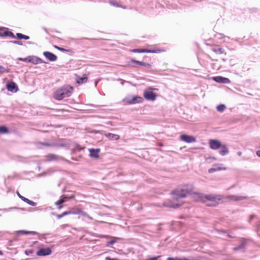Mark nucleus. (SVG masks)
<instances>
[{
    "instance_id": "1",
    "label": "nucleus",
    "mask_w": 260,
    "mask_h": 260,
    "mask_svg": "<svg viewBox=\"0 0 260 260\" xmlns=\"http://www.w3.org/2000/svg\"><path fill=\"white\" fill-rule=\"evenodd\" d=\"M193 188V186L189 184L177 188L171 192L173 201H176L177 203H174L172 201H168L163 203V206L174 209L179 208L182 205V202H180L179 199L186 197L188 194L192 192Z\"/></svg>"
},
{
    "instance_id": "2",
    "label": "nucleus",
    "mask_w": 260,
    "mask_h": 260,
    "mask_svg": "<svg viewBox=\"0 0 260 260\" xmlns=\"http://www.w3.org/2000/svg\"><path fill=\"white\" fill-rule=\"evenodd\" d=\"M73 87L69 85L64 86L57 90L54 93L53 96L57 100H61L64 98L70 96L73 91Z\"/></svg>"
},
{
    "instance_id": "3",
    "label": "nucleus",
    "mask_w": 260,
    "mask_h": 260,
    "mask_svg": "<svg viewBox=\"0 0 260 260\" xmlns=\"http://www.w3.org/2000/svg\"><path fill=\"white\" fill-rule=\"evenodd\" d=\"M196 194L198 196L199 200L203 202H205L206 201H216L217 199L216 197L212 194L205 195L201 193H197Z\"/></svg>"
},
{
    "instance_id": "4",
    "label": "nucleus",
    "mask_w": 260,
    "mask_h": 260,
    "mask_svg": "<svg viewBox=\"0 0 260 260\" xmlns=\"http://www.w3.org/2000/svg\"><path fill=\"white\" fill-rule=\"evenodd\" d=\"M152 89H153L149 88L144 91L143 96L146 100L153 101L156 99V94L151 90Z\"/></svg>"
},
{
    "instance_id": "5",
    "label": "nucleus",
    "mask_w": 260,
    "mask_h": 260,
    "mask_svg": "<svg viewBox=\"0 0 260 260\" xmlns=\"http://www.w3.org/2000/svg\"><path fill=\"white\" fill-rule=\"evenodd\" d=\"M209 144L210 148L214 150H217L221 147V142L217 140L211 139L209 141Z\"/></svg>"
},
{
    "instance_id": "6",
    "label": "nucleus",
    "mask_w": 260,
    "mask_h": 260,
    "mask_svg": "<svg viewBox=\"0 0 260 260\" xmlns=\"http://www.w3.org/2000/svg\"><path fill=\"white\" fill-rule=\"evenodd\" d=\"M248 240L247 239L242 238L240 239L241 244L239 246L235 247L233 248V250L237 251L240 250L244 249L247 246V243Z\"/></svg>"
},
{
    "instance_id": "7",
    "label": "nucleus",
    "mask_w": 260,
    "mask_h": 260,
    "mask_svg": "<svg viewBox=\"0 0 260 260\" xmlns=\"http://www.w3.org/2000/svg\"><path fill=\"white\" fill-rule=\"evenodd\" d=\"M52 251L49 248H41L37 252L38 256H46L51 254Z\"/></svg>"
},
{
    "instance_id": "8",
    "label": "nucleus",
    "mask_w": 260,
    "mask_h": 260,
    "mask_svg": "<svg viewBox=\"0 0 260 260\" xmlns=\"http://www.w3.org/2000/svg\"><path fill=\"white\" fill-rule=\"evenodd\" d=\"M181 140L187 143H192L196 141L194 137L186 135H182L180 137Z\"/></svg>"
},
{
    "instance_id": "9",
    "label": "nucleus",
    "mask_w": 260,
    "mask_h": 260,
    "mask_svg": "<svg viewBox=\"0 0 260 260\" xmlns=\"http://www.w3.org/2000/svg\"><path fill=\"white\" fill-rule=\"evenodd\" d=\"M43 55L47 59H48L50 61H55L57 59V56L51 52H44Z\"/></svg>"
},
{
    "instance_id": "10",
    "label": "nucleus",
    "mask_w": 260,
    "mask_h": 260,
    "mask_svg": "<svg viewBox=\"0 0 260 260\" xmlns=\"http://www.w3.org/2000/svg\"><path fill=\"white\" fill-rule=\"evenodd\" d=\"M7 88L9 91L12 92H16L18 90V86L15 82H7Z\"/></svg>"
},
{
    "instance_id": "11",
    "label": "nucleus",
    "mask_w": 260,
    "mask_h": 260,
    "mask_svg": "<svg viewBox=\"0 0 260 260\" xmlns=\"http://www.w3.org/2000/svg\"><path fill=\"white\" fill-rule=\"evenodd\" d=\"M28 62H31L34 64H38L45 63L40 58L35 56H29Z\"/></svg>"
},
{
    "instance_id": "12",
    "label": "nucleus",
    "mask_w": 260,
    "mask_h": 260,
    "mask_svg": "<svg viewBox=\"0 0 260 260\" xmlns=\"http://www.w3.org/2000/svg\"><path fill=\"white\" fill-rule=\"evenodd\" d=\"M89 151L90 152L89 156L91 158H99V153L100 151V148H96V149L90 148V149H89Z\"/></svg>"
},
{
    "instance_id": "13",
    "label": "nucleus",
    "mask_w": 260,
    "mask_h": 260,
    "mask_svg": "<svg viewBox=\"0 0 260 260\" xmlns=\"http://www.w3.org/2000/svg\"><path fill=\"white\" fill-rule=\"evenodd\" d=\"M228 198L231 200L239 201L241 200H243L244 199H246L247 198L246 196H237L234 195L229 196L228 197Z\"/></svg>"
},
{
    "instance_id": "14",
    "label": "nucleus",
    "mask_w": 260,
    "mask_h": 260,
    "mask_svg": "<svg viewBox=\"0 0 260 260\" xmlns=\"http://www.w3.org/2000/svg\"><path fill=\"white\" fill-rule=\"evenodd\" d=\"M220 148V150L219 152L220 155L224 156L229 153V149L226 145H221V147Z\"/></svg>"
},
{
    "instance_id": "15",
    "label": "nucleus",
    "mask_w": 260,
    "mask_h": 260,
    "mask_svg": "<svg viewBox=\"0 0 260 260\" xmlns=\"http://www.w3.org/2000/svg\"><path fill=\"white\" fill-rule=\"evenodd\" d=\"M143 99L140 96H134L131 99V102H129V104H134L136 103H142Z\"/></svg>"
},
{
    "instance_id": "16",
    "label": "nucleus",
    "mask_w": 260,
    "mask_h": 260,
    "mask_svg": "<svg viewBox=\"0 0 260 260\" xmlns=\"http://www.w3.org/2000/svg\"><path fill=\"white\" fill-rule=\"evenodd\" d=\"M69 200V198L67 197H62L61 199H60L57 202H55V205L58 206V208L60 209L62 206H60L62 203L67 202Z\"/></svg>"
},
{
    "instance_id": "17",
    "label": "nucleus",
    "mask_w": 260,
    "mask_h": 260,
    "mask_svg": "<svg viewBox=\"0 0 260 260\" xmlns=\"http://www.w3.org/2000/svg\"><path fill=\"white\" fill-rule=\"evenodd\" d=\"M132 62L133 63L132 66L133 67H135V64H138V65L144 66V67H146L147 68H149L150 66V65L148 63H145V62H142V61H139L133 60V59L132 60Z\"/></svg>"
},
{
    "instance_id": "18",
    "label": "nucleus",
    "mask_w": 260,
    "mask_h": 260,
    "mask_svg": "<svg viewBox=\"0 0 260 260\" xmlns=\"http://www.w3.org/2000/svg\"><path fill=\"white\" fill-rule=\"evenodd\" d=\"M209 79H212L216 82H217V81H230V80L228 78H224L221 76L213 77L212 78H209Z\"/></svg>"
},
{
    "instance_id": "19",
    "label": "nucleus",
    "mask_w": 260,
    "mask_h": 260,
    "mask_svg": "<svg viewBox=\"0 0 260 260\" xmlns=\"http://www.w3.org/2000/svg\"><path fill=\"white\" fill-rule=\"evenodd\" d=\"M133 52L137 53H155L154 50H147L145 49H136L133 50Z\"/></svg>"
},
{
    "instance_id": "20",
    "label": "nucleus",
    "mask_w": 260,
    "mask_h": 260,
    "mask_svg": "<svg viewBox=\"0 0 260 260\" xmlns=\"http://www.w3.org/2000/svg\"><path fill=\"white\" fill-rule=\"evenodd\" d=\"M106 136L110 140H118L119 139V136L116 134H113L111 133H108L105 134Z\"/></svg>"
},
{
    "instance_id": "21",
    "label": "nucleus",
    "mask_w": 260,
    "mask_h": 260,
    "mask_svg": "<svg viewBox=\"0 0 260 260\" xmlns=\"http://www.w3.org/2000/svg\"><path fill=\"white\" fill-rule=\"evenodd\" d=\"M17 233L21 234H30L32 235H35L37 234L36 232L35 231H27L24 230H20L16 231Z\"/></svg>"
},
{
    "instance_id": "22",
    "label": "nucleus",
    "mask_w": 260,
    "mask_h": 260,
    "mask_svg": "<svg viewBox=\"0 0 260 260\" xmlns=\"http://www.w3.org/2000/svg\"><path fill=\"white\" fill-rule=\"evenodd\" d=\"M16 37L17 39H18L19 40H21V39L28 40L29 39V36L23 35L21 33H17Z\"/></svg>"
},
{
    "instance_id": "23",
    "label": "nucleus",
    "mask_w": 260,
    "mask_h": 260,
    "mask_svg": "<svg viewBox=\"0 0 260 260\" xmlns=\"http://www.w3.org/2000/svg\"><path fill=\"white\" fill-rule=\"evenodd\" d=\"M212 50L216 54H221L224 53V50L222 48H214Z\"/></svg>"
},
{
    "instance_id": "24",
    "label": "nucleus",
    "mask_w": 260,
    "mask_h": 260,
    "mask_svg": "<svg viewBox=\"0 0 260 260\" xmlns=\"http://www.w3.org/2000/svg\"><path fill=\"white\" fill-rule=\"evenodd\" d=\"M8 29L4 27L0 28V36L1 37H6Z\"/></svg>"
},
{
    "instance_id": "25",
    "label": "nucleus",
    "mask_w": 260,
    "mask_h": 260,
    "mask_svg": "<svg viewBox=\"0 0 260 260\" xmlns=\"http://www.w3.org/2000/svg\"><path fill=\"white\" fill-rule=\"evenodd\" d=\"M225 108L226 107L224 105L221 104L216 107V109L217 111L222 112L225 110Z\"/></svg>"
},
{
    "instance_id": "26",
    "label": "nucleus",
    "mask_w": 260,
    "mask_h": 260,
    "mask_svg": "<svg viewBox=\"0 0 260 260\" xmlns=\"http://www.w3.org/2000/svg\"><path fill=\"white\" fill-rule=\"evenodd\" d=\"M23 201L32 206H36L37 205L36 203L34 202L33 201H31L27 198H24V199L23 200Z\"/></svg>"
},
{
    "instance_id": "27",
    "label": "nucleus",
    "mask_w": 260,
    "mask_h": 260,
    "mask_svg": "<svg viewBox=\"0 0 260 260\" xmlns=\"http://www.w3.org/2000/svg\"><path fill=\"white\" fill-rule=\"evenodd\" d=\"M9 132L8 129L5 126H0V133L6 134Z\"/></svg>"
},
{
    "instance_id": "28",
    "label": "nucleus",
    "mask_w": 260,
    "mask_h": 260,
    "mask_svg": "<svg viewBox=\"0 0 260 260\" xmlns=\"http://www.w3.org/2000/svg\"><path fill=\"white\" fill-rule=\"evenodd\" d=\"M221 170V168H220V167H213V168H212L209 169L208 172L209 173H212L214 172H215V171H219V170Z\"/></svg>"
},
{
    "instance_id": "29",
    "label": "nucleus",
    "mask_w": 260,
    "mask_h": 260,
    "mask_svg": "<svg viewBox=\"0 0 260 260\" xmlns=\"http://www.w3.org/2000/svg\"><path fill=\"white\" fill-rule=\"evenodd\" d=\"M113 239L109 241V242H107V243H106V246H108L110 245H112L113 244H114L117 241V240L118 239V238H113Z\"/></svg>"
},
{
    "instance_id": "30",
    "label": "nucleus",
    "mask_w": 260,
    "mask_h": 260,
    "mask_svg": "<svg viewBox=\"0 0 260 260\" xmlns=\"http://www.w3.org/2000/svg\"><path fill=\"white\" fill-rule=\"evenodd\" d=\"M8 69L5 68L3 66H0V74L4 73L5 72H8Z\"/></svg>"
},
{
    "instance_id": "31",
    "label": "nucleus",
    "mask_w": 260,
    "mask_h": 260,
    "mask_svg": "<svg viewBox=\"0 0 260 260\" xmlns=\"http://www.w3.org/2000/svg\"><path fill=\"white\" fill-rule=\"evenodd\" d=\"M6 37H11L12 38H15V36L14 34L12 32H11L10 31H9L8 30H7Z\"/></svg>"
},
{
    "instance_id": "32",
    "label": "nucleus",
    "mask_w": 260,
    "mask_h": 260,
    "mask_svg": "<svg viewBox=\"0 0 260 260\" xmlns=\"http://www.w3.org/2000/svg\"><path fill=\"white\" fill-rule=\"evenodd\" d=\"M167 260H184V257L179 258L178 257H168Z\"/></svg>"
},
{
    "instance_id": "33",
    "label": "nucleus",
    "mask_w": 260,
    "mask_h": 260,
    "mask_svg": "<svg viewBox=\"0 0 260 260\" xmlns=\"http://www.w3.org/2000/svg\"><path fill=\"white\" fill-rule=\"evenodd\" d=\"M18 60L28 62L29 56L26 58H18Z\"/></svg>"
},
{
    "instance_id": "34",
    "label": "nucleus",
    "mask_w": 260,
    "mask_h": 260,
    "mask_svg": "<svg viewBox=\"0 0 260 260\" xmlns=\"http://www.w3.org/2000/svg\"><path fill=\"white\" fill-rule=\"evenodd\" d=\"M10 42H11V43H12L13 44H15L19 45H22V43L21 41H11Z\"/></svg>"
},
{
    "instance_id": "35",
    "label": "nucleus",
    "mask_w": 260,
    "mask_h": 260,
    "mask_svg": "<svg viewBox=\"0 0 260 260\" xmlns=\"http://www.w3.org/2000/svg\"><path fill=\"white\" fill-rule=\"evenodd\" d=\"M25 253L26 255H28L32 253V251L31 250H27L25 251Z\"/></svg>"
},
{
    "instance_id": "36",
    "label": "nucleus",
    "mask_w": 260,
    "mask_h": 260,
    "mask_svg": "<svg viewBox=\"0 0 260 260\" xmlns=\"http://www.w3.org/2000/svg\"><path fill=\"white\" fill-rule=\"evenodd\" d=\"M17 195L18 196V197L22 200L23 201V200L24 199V198H25V197H23L22 196H21L19 192H17Z\"/></svg>"
},
{
    "instance_id": "37",
    "label": "nucleus",
    "mask_w": 260,
    "mask_h": 260,
    "mask_svg": "<svg viewBox=\"0 0 260 260\" xmlns=\"http://www.w3.org/2000/svg\"><path fill=\"white\" fill-rule=\"evenodd\" d=\"M124 102H125L126 103L129 104V102H131V99L129 98H125L123 100Z\"/></svg>"
},
{
    "instance_id": "38",
    "label": "nucleus",
    "mask_w": 260,
    "mask_h": 260,
    "mask_svg": "<svg viewBox=\"0 0 260 260\" xmlns=\"http://www.w3.org/2000/svg\"><path fill=\"white\" fill-rule=\"evenodd\" d=\"M49 160H53L54 159L55 156L53 155H51L49 156Z\"/></svg>"
},
{
    "instance_id": "39",
    "label": "nucleus",
    "mask_w": 260,
    "mask_h": 260,
    "mask_svg": "<svg viewBox=\"0 0 260 260\" xmlns=\"http://www.w3.org/2000/svg\"><path fill=\"white\" fill-rule=\"evenodd\" d=\"M105 259H106V260H118V259L112 258H110V257H106Z\"/></svg>"
},
{
    "instance_id": "40",
    "label": "nucleus",
    "mask_w": 260,
    "mask_h": 260,
    "mask_svg": "<svg viewBox=\"0 0 260 260\" xmlns=\"http://www.w3.org/2000/svg\"><path fill=\"white\" fill-rule=\"evenodd\" d=\"M253 217H254V215H251L249 218L248 222H251V221L253 219Z\"/></svg>"
},
{
    "instance_id": "41",
    "label": "nucleus",
    "mask_w": 260,
    "mask_h": 260,
    "mask_svg": "<svg viewBox=\"0 0 260 260\" xmlns=\"http://www.w3.org/2000/svg\"><path fill=\"white\" fill-rule=\"evenodd\" d=\"M82 81H86L87 80V78L86 76H83L82 77Z\"/></svg>"
},
{
    "instance_id": "42",
    "label": "nucleus",
    "mask_w": 260,
    "mask_h": 260,
    "mask_svg": "<svg viewBox=\"0 0 260 260\" xmlns=\"http://www.w3.org/2000/svg\"><path fill=\"white\" fill-rule=\"evenodd\" d=\"M82 216L88 217V216H87V214L86 213H85V212H82Z\"/></svg>"
},
{
    "instance_id": "43",
    "label": "nucleus",
    "mask_w": 260,
    "mask_h": 260,
    "mask_svg": "<svg viewBox=\"0 0 260 260\" xmlns=\"http://www.w3.org/2000/svg\"><path fill=\"white\" fill-rule=\"evenodd\" d=\"M256 155L260 157V150H257L256 152Z\"/></svg>"
},
{
    "instance_id": "44",
    "label": "nucleus",
    "mask_w": 260,
    "mask_h": 260,
    "mask_svg": "<svg viewBox=\"0 0 260 260\" xmlns=\"http://www.w3.org/2000/svg\"><path fill=\"white\" fill-rule=\"evenodd\" d=\"M112 4L114 6L118 7V5H117L116 2H112Z\"/></svg>"
},
{
    "instance_id": "45",
    "label": "nucleus",
    "mask_w": 260,
    "mask_h": 260,
    "mask_svg": "<svg viewBox=\"0 0 260 260\" xmlns=\"http://www.w3.org/2000/svg\"><path fill=\"white\" fill-rule=\"evenodd\" d=\"M55 47L56 48H57V49L59 50H63V48H61L59 47H57V46H55Z\"/></svg>"
},
{
    "instance_id": "46",
    "label": "nucleus",
    "mask_w": 260,
    "mask_h": 260,
    "mask_svg": "<svg viewBox=\"0 0 260 260\" xmlns=\"http://www.w3.org/2000/svg\"><path fill=\"white\" fill-rule=\"evenodd\" d=\"M69 214V212H64L62 213V215H63V216H64V215H66L67 214Z\"/></svg>"
},
{
    "instance_id": "47",
    "label": "nucleus",
    "mask_w": 260,
    "mask_h": 260,
    "mask_svg": "<svg viewBox=\"0 0 260 260\" xmlns=\"http://www.w3.org/2000/svg\"><path fill=\"white\" fill-rule=\"evenodd\" d=\"M57 217H58V218L60 219V218H62V217H63V215H62V214L61 215H58V216H57Z\"/></svg>"
},
{
    "instance_id": "48",
    "label": "nucleus",
    "mask_w": 260,
    "mask_h": 260,
    "mask_svg": "<svg viewBox=\"0 0 260 260\" xmlns=\"http://www.w3.org/2000/svg\"><path fill=\"white\" fill-rule=\"evenodd\" d=\"M237 154L239 155V156H241V154H242V152L241 151H238L237 152Z\"/></svg>"
},
{
    "instance_id": "49",
    "label": "nucleus",
    "mask_w": 260,
    "mask_h": 260,
    "mask_svg": "<svg viewBox=\"0 0 260 260\" xmlns=\"http://www.w3.org/2000/svg\"><path fill=\"white\" fill-rule=\"evenodd\" d=\"M227 237H229V238H234V237H232L231 235L230 234H228L227 235Z\"/></svg>"
},
{
    "instance_id": "50",
    "label": "nucleus",
    "mask_w": 260,
    "mask_h": 260,
    "mask_svg": "<svg viewBox=\"0 0 260 260\" xmlns=\"http://www.w3.org/2000/svg\"><path fill=\"white\" fill-rule=\"evenodd\" d=\"M97 83H98V82H95V84H94V86H95V87H96V85H97Z\"/></svg>"
},
{
    "instance_id": "51",
    "label": "nucleus",
    "mask_w": 260,
    "mask_h": 260,
    "mask_svg": "<svg viewBox=\"0 0 260 260\" xmlns=\"http://www.w3.org/2000/svg\"><path fill=\"white\" fill-rule=\"evenodd\" d=\"M3 254V253L0 250V255H2Z\"/></svg>"
},
{
    "instance_id": "52",
    "label": "nucleus",
    "mask_w": 260,
    "mask_h": 260,
    "mask_svg": "<svg viewBox=\"0 0 260 260\" xmlns=\"http://www.w3.org/2000/svg\"><path fill=\"white\" fill-rule=\"evenodd\" d=\"M121 81L125 82V81H125V80H121Z\"/></svg>"
}]
</instances>
